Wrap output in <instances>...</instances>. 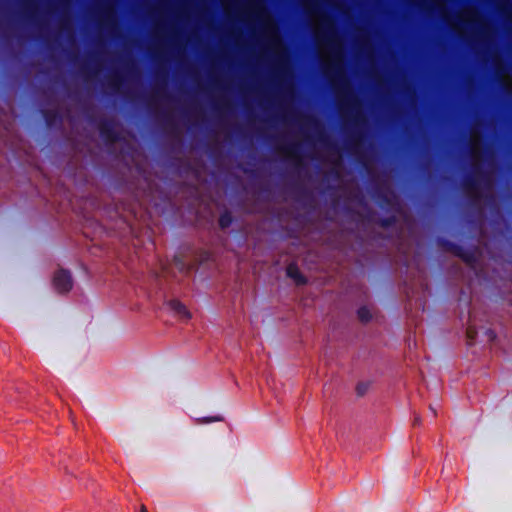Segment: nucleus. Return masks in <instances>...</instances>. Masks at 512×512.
I'll return each mask as SVG.
<instances>
[{
  "label": "nucleus",
  "mask_w": 512,
  "mask_h": 512,
  "mask_svg": "<svg viewBox=\"0 0 512 512\" xmlns=\"http://www.w3.org/2000/svg\"><path fill=\"white\" fill-rule=\"evenodd\" d=\"M120 83H121V77H120L119 75H113V76L110 78V84H111V86H113V87H118Z\"/></svg>",
  "instance_id": "412c9836"
},
{
  "label": "nucleus",
  "mask_w": 512,
  "mask_h": 512,
  "mask_svg": "<svg viewBox=\"0 0 512 512\" xmlns=\"http://www.w3.org/2000/svg\"><path fill=\"white\" fill-rule=\"evenodd\" d=\"M483 176L484 173L480 165L473 164L472 172L464 178L462 183L464 192L475 202L479 201L481 198L480 178Z\"/></svg>",
  "instance_id": "20e7f679"
},
{
  "label": "nucleus",
  "mask_w": 512,
  "mask_h": 512,
  "mask_svg": "<svg viewBox=\"0 0 512 512\" xmlns=\"http://www.w3.org/2000/svg\"><path fill=\"white\" fill-rule=\"evenodd\" d=\"M140 512H148L146 507L144 505L141 506Z\"/></svg>",
  "instance_id": "393cba45"
},
{
  "label": "nucleus",
  "mask_w": 512,
  "mask_h": 512,
  "mask_svg": "<svg viewBox=\"0 0 512 512\" xmlns=\"http://www.w3.org/2000/svg\"><path fill=\"white\" fill-rule=\"evenodd\" d=\"M366 390H367V385L364 384V383H360L356 387L357 394L360 395V396L364 395Z\"/></svg>",
  "instance_id": "5701e85b"
},
{
  "label": "nucleus",
  "mask_w": 512,
  "mask_h": 512,
  "mask_svg": "<svg viewBox=\"0 0 512 512\" xmlns=\"http://www.w3.org/2000/svg\"><path fill=\"white\" fill-rule=\"evenodd\" d=\"M253 8L262 24L265 35L268 38L270 48L277 56L278 70L281 74H283L285 71L286 50L279 36L277 25L268 15L266 9L262 5L255 3Z\"/></svg>",
  "instance_id": "f03ea898"
},
{
  "label": "nucleus",
  "mask_w": 512,
  "mask_h": 512,
  "mask_svg": "<svg viewBox=\"0 0 512 512\" xmlns=\"http://www.w3.org/2000/svg\"><path fill=\"white\" fill-rule=\"evenodd\" d=\"M99 132L102 138L110 143H114L118 140V135L112 121H102L99 125Z\"/></svg>",
  "instance_id": "9d476101"
},
{
  "label": "nucleus",
  "mask_w": 512,
  "mask_h": 512,
  "mask_svg": "<svg viewBox=\"0 0 512 512\" xmlns=\"http://www.w3.org/2000/svg\"><path fill=\"white\" fill-rule=\"evenodd\" d=\"M310 8L314 7L313 0H308ZM310 12L319 20V28L315 31V39L318 43H323L327 48L328 61L324 66L325 73L330 75V82L336 92V97L340 110H346L354 123L363 120L360 111V101L351 90L343 68L342 44L337 36L334 21L325 12L310 9Z\"/></svg>",
  "instance_id": "f257e3e1"
},
{
  "label": "nucleus",
  "mask_w": 512,
  "mask_h": 512,
  "mask_svg": "<svg viewBox=\"0 0 512 512\" xmlns=\"http://www.w3.org/2000/svg\"><path fill=\"white\" fill-rule=\"evenodd\" d=\"M168 307L182 319L187 320L191 317L190 312L187 310L186 306L183 305L179 300H170L168 302Z\"/></svg>",
  "instance_id": "f8f14e48"
},
{
  "label": "nucleus",
  "mask_w": 512,
  "mask_h": 512,
  "mask_svg": "<svg viewBox=\"0 0 512 512\" xmlns=\"http://www.w3.org/2000/svg\"><path fill=\"white\" fill-rule=\"evenodd\" d=\"M304 120L317 131V140L325 143L327 141V136L324 133L319 121L313 116H304Z\"/></svg>",
  "instance_id": "4468645a"
},
{
  "label": "nucleus",
  "mask_w": 512,
  "mask_h": 512,
  "mask_svg": "<svg viewBox=\"0 0 512 512\" xmlns=\"http://www.w3.org/2000/svg\"><path fill=\"white\" fill-rule=\"evenodd\" d=\"M468 147L472 165H480L479 162L484 160L486 157L488 148L483 145L482 135L479 131L474 129L471 130Z\"/></svg>",
  "instance_id": "39448f33"
},
{
  "label": "nucleus",
  "mask_w": 512,
  "mask_h": 512,
  "mask_svg": "<svg viewBox=\"0 0 512 512\" xmlns=\"http://www.w3.org/2000/svg\"><path fill=\"white\" fill-rule=\"evenodd\" d=\"M499 9L503 12L507 20L512 22V0H502L499 5Z\"/></svg>",
  "instance_id": "f3484780"
},
{
  "label": "nucleus",
  "mask_w": 512,
  "mask_h": 512,
  "mask_svg": "<svg viewBox=\"0 0 512 512\" xmlns=\"http://www.w3.org/2000/svg\"><path fill=\"white\" fill-rule=\"evenodd\" d=\"M43 117L48 126H52L56 121L60 119L59 113L56 110H44Z\"/></svg>",
  "instance_id": "dca6fc26"
},
{
  "label": "nucleus",
  "mask_w": 512,
  "mask_h": 512,
  "mask_svg": "<svg viewBox=\"0 0 512 512\" xmlns=\"http://www.w3.org/2000/svg\"><path fill=\"white\" fill-rule=\"evenodd\" d=\"M219 420H221L220 417H215V418L212 419V421H219Z\"/></svg>",
  "instance_id": "bb28decb"
},
{
  "label": "nucleus",
  "mask_w": 512,
  "mask_h": 512,
  "mask_svg": "<svg viewBox=\"0 0 512 512\" xmlns=\"http://www.w3.org/2000/svg\"><path fill=\"white\" fill-rule=\"evenodd\" d=\"M382 225H383V226H388V225H389V220H384V221L382 222Z\"/></svg>",
  "instance_id": "a878e982"
},
{
  "label": "nucleus",
  "mask_w": 512,
  "mask_h": 512,
  "mask_svg": "<svg viewBox=\"0 0 512 512\" xmlns=\"http://www.w3.org/2000/svg\"><path fill=\"white\" fill-rule=\"evenodd\" d=\"M414 423H419V419L417 417L415 418Z\"/></svg>",
  "instance_id": "cd10ccee"
},
{
  "label": "nucleus",
  "mask_w": 512,
  "mask_h": 512,
  "mask_svg": "<svg viewBox=\"0 0 512 512\" xmlns=\"http://www.w3.org/2000/svg\"><path fill=\"white\" fill-rule=\"evenodd\" d=\"M277 150L296 165H300L302 163V156L299 152L298 144L292 143L281 145L277 147Z\"/></svg>",
  "instance_id": "1a4fd4ad"
},
{
  "label": "nucleus",
  "mask_w": 512,
  "mask_h": 512,
  "mask_svg": "<svg viewBox=\"0 0 512 512\" xmlns=\"http://www.w3.org/2000/svg\"><path fill=\"white\" fill-rule=\"evenodd\" d=\"M233 218L230 212L225 211L223 212L218 220L219 226L222 229L228 228L232 224Z\"/></svg>",
  "instance_id": "a211bd4d"
},
{
  "label": "nucleus",
  "mask_w": 512,
  "mask_h": 512,
  "mask_svg": "<svg viewBox=\"0 0 512 512\" xmlns=\"http://www.w3.org/2000/svg\"><path fill=\"white\" fill-rule=\"evenodd\" d=\"M72 277L69 271L59 269L53 277V285L59 293H66L72 288Z\"/></svg>",
  "instance_id": "6e6552de"
},
{
  "label": "nucleus",
  "mask_w": 512,
  "mask_h": 512,
  "mask_svg": "<svg viewBox=\"0 0 512 512\" xmlns=\"http://www.w3.org/2000/svg\"><path fill=\"white\" fill-rule=\"evenodd\" d=\"M485 334L489 341H494V339L496 338V333L492 329H487L485 331Z\"/></svg>",
  "instance_id": "b1692460"
},
{
  "label": "nucleus",
  "mask_w": 512,
  "mask_h": 512,
  "mask_svg": "<svg viewBox=\"0 0 512 512\" xmlns=\"http://www.w3.org/2000/svg\"><path fill=\"white\" fill-rule=\"evenodd\" d=\"M441 246L444 250L451 252L455 256L461 258L469 266H473L476 261L474 252L465 251L461 246L451 243L449 241H441Z\"/></svg>",
  "instance_id": "0eeeda50"
},
{
  "label": "nucleus",
  "mask_w": 512,
  "mask_h": 512,
  "mask_svg": "<svg viewBox=\"0 0 512 512\" xmlns=\"http://www.w3.org/2000/svg\"><path fill=\"white\" fill-rule=\"evenodd\" d=\"M458 18L466 24H473L478 28L479 37L488 42L491 36L490 24L481 16L475 7L465 8L458 16Z\"/></svg>",
  "instance_id": "7ed1b4c3"
},
{
  "label": "nucleus",
  "mask_w": 512,
  "mask_h": 512,
  "mask_svg": "<svg viewBox=\"0 0 512 512\" xmlns=\"http://www.w3.org/2000/svg\"><path fill=\"white\" fill-rule=\"evenodd\" d=\"M227 107H228V103H227L225 100H223V99L219 100V101L215 104V106H214V108H215L216 110H219V111H220V110H222V109H224V108H227Z\"/></svg>",
  "instance_id": "4be33fe9"
},
{
  "label": "nucleus",
  "mask_w": 512,
  "mask_h": 512,
  "mask_svg": "<svg viewBox=\"0 0 512 512\" xmlns=\"http://www.w3.org/2000/svg\"><path fill=\"white\" fill-rule=\"evenodd\" d=\"M477 333H478V329H477V325H476L475 311L472 310L469 312L468 326L466 329V338H467L468 345L471 346L474 344V340L477 336Z\"/></svg>",
  "instance_id": "9b49d317"
},
{
  "label": "nucleus",
  "mask_w": 512,
  "mask_h": 512,
  "mask_svg": "<svg viewBox=\"0 0 512 512\" xmlns=\"http://www.w3.org/2000/svg\"><path fill=\"white\" fill-rule=\"evenodd\" d=\"M286 273L287 276L293 279L297 285H304L307 282L298 266L294 263H291L287 266Z\"/></svg>",
  "instance_id": "ddd939ff"
},
{
  "label": "nucleus",
  "mask_w": 512,
  "mask_h": 512,
  "mask_svg": "<svg viewBox=\"0 0 512 512\" xmlns=\"http://www.w3.org/2000/svg\"><path fill=\"white\" fill-rule=\"evenodd\" d=\"M102 14L105 17L107 23H109L112 15H113V8H112V6H110L108 4H104L103 7H102Z\"/></svg>",
  "instance_id": "aec40b11"
},
{
  "label": "nucleus",
  "mask_w": 512,
  "mask_h": 512,
  "mask_svg": "<svg viewBox=\"0 0 512 512\" xmlns=\"http://www.w3.org/2000/svg\"><path fill=\"white\" fill-rule=\"evenodd\" d=\"M491 61L498 82L503 89L509 90L512 85V81L508 77V68L505 61L499 53H493L491 55Z\"/></svg>",
  "instance_id": "423d86ee"
},
{
  "label": "nucleus",
  "mask_w": 512,
  "mask_h": 512,
  "mask_svg": "<svg viewBox=\"0 0 512 512\" xmlns=\"http://www.w3.org/2000/svg\"><path fill=\"white\" fill-rule=\"evenodd\" d=\"M445 1L446 0H432L434 5L438 8L442 18L447 22V24L456 32H460V26L458 23L452 22L447 18V15L444 13V7H445Z\"/></svg>",
  "instance_id": "2eb2a0df"
},
{
  "label": "nucleus",
  "mask_w": 512,
  "mask_h": 512,
  "mask_svg": "<svg viewBox=\"0 0 512 512\" xmlns=\"http://www.w3.org/2000/svg\"><path fill=\"white\" fill-rule=\"evenodd\" d=\"M358 317L362 322H367L371 319V313L368 308L361 307L357 311Z\"/></svg>",
  "instance_id": "6ab92c4d"
}]
</instances>
